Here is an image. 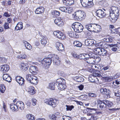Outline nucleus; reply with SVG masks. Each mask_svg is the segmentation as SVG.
Wrapping results in <instances>:
<instances>
[{
	"mask_svg": "<svg viewBox=\"0 0 120 120\" xmlns=\"http://www.w3.org/2000/svg\"><path fill=\"white\" fill-rule=\"evenodd\" d=\"M73 15L75 19L80 21L84 20L86 16L85 13L81 10L76 11Z\"/></svg>",
	"mask_w": 120,
	"mask_h": 120,
	"instance_id": "f257e3e1",
	"label": "nucleus"
},
{
	"mask_svg": "<svg viewBox=\"0 0 120 120\" xmlns=\"http://www.w3.org/2000/svg\"><path fill=\"white\" fill-rule=\"evenodd\" d=\"M65 83V80L62 78H60L57 79L56 80V84L58 89L61 90L65 89L66 87Z\"/></svg>",
	"mask_w": 120,
	"mask_h": 120,
	"instance_id": "f03ea898",
	"label": "nucleus"
},
{
	"mask_svg": "<svg viewBox=\"0 0 120 120\" xmlns=\"http://www.w3.org/2000/svg\"><path fill=\"white\" fill-rule=\"evenodd\" d=\"M94 52L97 54L103 56L109 57L110 55L109 54L107 50L103 48H97L95 49Z\"/></svg>",
	"mask_w": 120,
	"mask_h": 120,
	"instance_id": "7ed1b4c3",
	"label": "nucleus"
},
{
	"mask_svg": "<svg viewBox=\"0 0 120 120\" xmlns=\"http://www.w3.org/2000/svg\"><path fill=\"white\" fill-rule=\"evenodd\" d=\"M72 26L74 31L77 33L82 32L84 28L83 25L81 23L78 22L74 23L72 25Z\"/></svg>",
	"mask_w": 120,
	"mask_h": 120,
	"instance_id": "20e7f679",
	"label": "nucleus"
},
{
	"mask_svg": "<svg viewBox=\"0 0 120 120\" xmlns=\"http://www.w3.org/2000/svg\"><path fill=\"white\" fill-rule=\"evenodd\" d=\"M81 5L84 8H88L91 7L93 3V0H80Z\"/></svg>",
	"mask_w": 120,
	"mask_h": 120,
	"instance_id": "39448f33",
	"label": "nucleus"
},
{
	"mask_svg": "<svg viewBox=\"0 0 120 120\" xmlns=\"http://www.w3.org/2000/svg\"><path fill=\"white\" fill-rule=\"evenodd\" d=\"M119 14L118 13L112 12H109V16L108 17V18L109 20L112 22H115L119 17Z\"/></svg>",
	"mask_w": 120,
	"mask_h": 120,
	"instance_id": "423d86ee",
	"label": "nucleus"
},
{
	"mask_svg": "<svg viewBox=\"0 0 120 120\" xmlns=\"http://www.w3.org/2000/svg\"><path fill=\"white\" fill-rule=\"evenodd\" d=\"M93 76H97L99 77H102L103 78H106L107 75L106 72H104L102 73H100V72L98 71H96L93 73Z\"/></svg>",
	"mask_w": 120,
	"mask_h": 120,
	"instance_id": "0eeeda50",
	"label": "nucleus"
},
{
	"mask_svg": "<svg viewBox=\"0 0 120 120\" xmlns=\"http://www.w3.org/2000/svg\"><path fill=\"white\" fill-rule=\"evenodd\" d=\"M100 91L101 93L106 95L107 98H110L111 96L110 93V90L107 88L104 87L101 88Z\"/></svg>",
	"mask_w": 120,
	"mask_h": 120,
	"instance_id": "6e6552de",
	"label": "nucleus"
},
{
	"mask_svg": "<svg viewBox=\"0 0 120 120\" xmlns=\"http://www.w3.org/2000/svg\"><path fill=\"white\" fill-rule=\"evenodd\" d=\"M97 103L100 108L102 109H104L106 107L105 100L101 101L100 99H99L97 101Z\"/></svg>",
	"mask_w": 120,
	"mask_h": 120,
	"instance_id": "1a4fd4ad",
	"label": "nucleus"
},
{
	"mask_svg": "<svg viewBox=\"0 0 120 120\" xmlns=\"http://www.w3.org/2000/svg\"><path fill=\"white\" fill-rule=\"evenodd\" d=\"M45 102L53 107H55L57 105V104L54 101L52 98L46 99L45 100Z\"/></svg>",
	"mask_w": 120,
	"mask_h": 120,
	"instance_id": "9d476101",
	"label": "nucleus"
},
{
	"mask_svg": "<svg viewBox=\"0 0 120 120\" xmlns=\"http://www.w3.org/2000/svg\"><path fill=\"white\" fill-rule=\"evenodd\" d=\"M53 34L56 37L59 39H63L64 38L65 36L63 34L62 32L59 31H54Z\"/></svg>",
	"mask_w": 120,
	"mask_h": 120,
	"instance_id": "9b49d317",
	"label": "nucleus"
},
{
	"mask_svg": "<svg viewBox=\"0 0 120 120\" xmlns=\"http://www.w3.org/2000/svg\"><path fill=\"white\" fill-rule=\"evenodd\" d=\"M96 15L100 18H104L106 15V13L102 10H98L96 11Z\"/></svg>",
	"mask_w": 120,
	"mask_h": 120,
	"instance_id": "f8f14e48",
	"label": "nucleus"
},
{
	"mask_svg": "<svg viewBox=\"0 0 120 120\" xmlns=\"http://www.w3.org/2000/svg\"><path fill=\"white\" fill-rule=\"evenodd\" d=\"M56 45L57 49L60 52L64 51V47L62 43L57 42L56 43Z\"/></svg>",
	"mask_w": 120,
	"mask_h": 120,
	"instance_id": "ddd939ff",
	"label": "nucleus"
},
{
	"mask_svg": "<svg viewBox=\"0 0 120 120\" xmlns=\"http://www.w3.org/2000/svg\"><path fill=\"white\" fill-rule=\"evenodd\" d=\"M15 79L16 81L21 85H24V84L25 80L22 77L19 76L16 77Z\"/></svg>",
	"mask_w": 120,
	"mask_h": 120,
	"instance_id": "4468645a",
	"label": "nucleus"
},
{
	"mask_svg": "<svg viewBox=\"0 0 120 120\" xmlns=\"http://www.w3.org/2000/svg\"><path fill=\"white\" fill-rule=\"evenodd\" d=\"M30 72L34 75H36L37 74L38 71L37 67L34 66H31L29 68Z\"/></svg>",
	"mask_w": 120,
	"mask_h": 120,
	"instance_id": "2eb2a0df",
	"label": "nucleus"
},
{
	"mask_svg": "<svg viewBox=\"0 0 120 120\" xmlns=\"http://www.w3.org/2000/svg\"><path fill=\"white\" fill-rule=\"evenodd\" d=\"M9 69V65H4L0 66V69L3 72H7Z\"/></svg>",
	"mask_w": 120,
	"mask_h": 120,
	"instance_id": "dca6fc26",
	"label": "nucleus"
},
{
	"mask_svg": "<svg viewBox=\"0 0 120 120\" xmlns=\"http://www.w3.org/2000/svg\"><path fill=\"white\" fill-rule=\"evenodd\" d=\"M94 40L91 39H87L85 40V43L87 46H92L94 44Z\"/></svg>",
	"mask_w": 120,
	"mask_h": 120,
	"instance_id": "f3484780",
	"label": "nucleus"
},
{
	"mask_svg": "<svg viewBox=\"0 0 120 120\" xmlns=\"http://www.w3.org/2000/svg\"><path fill=\"white\" fill-rule=\"evenodd\" d=\"M63 2L64 4L68 6L73 4H74V0H63Z\"/></svg>",
	"mask_w": 120,
	"mask_h": 120,
	"instance_id": "a211bd4d",
	"label": "nucleus"
},
{
	"mask_svg": "<svg viewBox=\"0 0 120 120\" xmlns=\"http://www.w3.org/2000/svg\"><path fill=\"white\" fill-rule=\"evenodd\" d=\"M94 24H89L86 25L85 28L90 31H94Z\"/></svg>",
	"mask_w": 120,
	"mask_h": 120,
	"instance_id": "6ab92c4d",
	"label": "nucleus"
},
{
	"mask_svg": "<svg viewBox=\"0 0 120 120\" xmlns=\"http://www.w3.org/2000/svg\"><path fill=\"white\" fill-rule=\"evenodd\" d=\"M16 104L18 108H19L20 109H23L24 108V105L23 102L21 101H18L17 102Z\"/></svg>",
	"mask_w": 120,
	"mask_h": 120,
	"instance_id": "aec40b11",
	"label": "nucleus"
},
{
	"mask_svg": "<svg viewBox=\"0 0 120 120\" xmlns=\"http://www.w3.org/2000/svg\"><path fill=\"white\" fill-rule=\"evenodd\" d=\"M45 11V9L43 7H40L36 10L35 12L37 14H40L43 13Z\"/></svg>",
	"mask_w": 120,
	"mask_h": 120,
	"instance_id": "412c9836",
	"label": "nucleus"
},
{
	"mask_svg": "<svg viewBox=\"0 0 120 120\" xmlns=\"http://www.w3.org/2000/svg\"><path fill=\"white\" fill-rule=\"evenodd\" d=\"M74 79L78 82H82L84 80V79L82 76H76L74 78Z\"/></svg>",
	"mask_w": 120,
	"mask_h": 120,
	"instance_id": "4be33fe9",
	"label": "nucleus"
},
{
	"mask_svg": "<svg viewBox=\"0 0 120 120\" xmlns=\"http://www.w3.org/2000/svg\"><path fill=\"white\" fill-rule=\"evenodd\" d=\"M110 12H112L114 13L118 14L119 13V10L118 9V8L114 6H112L110 8Z\"/></svg>",
	"mask_w": 120,
	"mask_h": 120,
	"instance_id": "5701e85b",
	"label": "nucleus"
},
{
	"mask_svg": "<svg viewBox=\"0 0 120 120\" xmlns=\"http://www.w3.org/2000/svg\"><path fill=\"white\" fill-rule=\"evenodd\" d=\"M10 107L11 110L13 111H16L18 110V108L16 105L13 103L11 104L10 105Z\"/></svg>",
	"mask_w": 120,
	"mask_h": 120,
	"instance_id": "b1692460",
	"label": "nucleus"
},
{
	"mask_svg": "<svg viewBox=\"0 0 120 120\" xmlns=\"http://www.w3.org/2000/svg\"><path fill=\"white\" fill-rule=\"evenodd\" d=\"M33 77V78H31V82H30L33 84H37L38 82V78L34 75Z\"/></svg>",
	"mask_w": 120,
	"mask_h": 120,
	"instance_id": "393cba45",
	"label": "nucleus"
},
{
	"mask_svg": "<svg viewBox=\"0 0 120 120\" xmlns=\"http://www.w3.org/2000/svg\"><path fill=\"white\" fill-rule=\"evenodd\" d=\"M42 61L45 62L46 63H48V64L46 65V66H47L48 65H49L51 64L52 63V59L50 58L46 57L43 59Z\"/></svg>",
	"mask_w": 120,
	"mask_h": 120,
	"instance_id": "a878e982",
	"label": "nucleus"
},
{
	"mask_svg": "<svg viewBox=\"0 0 120 120\" xmlns=\"http://www.w3.org/2000/svg\"><path fill=\"white\" fill-rule=\"evenodd\" d=\"M23 23L21 22H19L18 23L16 26H15V29L16 30H18L22 29L23 28Z\"/></svg>",
	"mask_w": 120,
	"mask_h": 120,
	"instance_id": "bb28decb",
	"label": "nucleus"
},
{
	"mask_svg": "<svg viewBox=\"0 0 120 120\" xmlns=\"http://www.w3.org/2000/svg\"><path fill=\"white\" fill-rule=\"evenodd\" d=\"M94 31L100 32L101 30V26L98 25L94 24Z\"/></svg>",
	"mask_w": 120,
	"mask_h": 120,
	"instance_id": "cd10ccee",
	"label": "nucleus"
},
{
	"mask_svg": "<svg viewBox=\"0 0 120 120\" xmlns=\"http://www.w3.org/2000/svg\"><path fill=\"white\" fill-rule=\"evenodd\" d=\"M88 54H81L79 55V57L81 58H79V59H84L85 60H86V59L87 60L88 59H89L88 57Z\"/></svg>",
	"mask_w": 120,
	"mask_h": 120,
	"instance_id": "c85d7f7f",
	"label": "nucleus"
},
{
	"mask_svg": "<svg viewBox=\"0 0 120 120\" xmlns=\"http://www.w3.org/2000/svg\"><path fill=\"white\" fill-rule=\"evenodd\" d=\"M27 92L31 95L33 94L34 93V88L32 87H30L28 88L26 90Z\"/></svg>",
	"mask_w": 120,
	"mask_h": 120,
	"instance_id": "c756f323",
	"label": "nucleus"
},
{
	"mask_svg": "<svg viewBox=\"0 0 120 120\" xmlns=\"http://www.w3.org/2000/svg\"><path fill=\"white\" fill-rule=\"evenodd\" d=\"M74 46L75 47H80L82 46V43L79 41H75L73 42Z\"/></svg>",
	"mask_w": 120,
	"mask_h": 120,
	"instance_id": "7c9ffc66",
	"label": "nucleus"
},
{
	"mask_svg": "<svg viewBox=\"0 0 120 120\" xmlns=\"http://www.w3.org/2000/svg\"><path fill=\"white\" fill-rule=\"evenodd\" d=\"M34 75L30 74H27L26 76V79L29 82H31V78H33Z\"/></svg>",
	"mask_w": 120,
	"mask_h": 120,
	"instance_id": "2f4dec72",
	"label": "nucleus"
},
{
	"mask_svg": "<svg viewBox=\"0 0 120 120\" xmlns=\"http://www.w3.org/2000/svg\"><path fill=\"white\" fill-rule=\"evenodd\" d=\"M20 68L22 70H26L28 68L27 65H26L22 63L20 66Z\"/></svg>",
	"mask_w": 120,
	"mask_h": 120,
	"instance_id": "473e14b6",
	"label": "nucleus"
},
{
	"mask_svg": "<svg viewBox=\"0 0 120 120\" xmlns=\"http://www.w3.org/2000/svg\"><path fill=\"white\" fill-rule=\"evenodd\" d=\"M116 78V75H115L114 77H113L112 76L107 77L105 79L108 82H110L113 79H115Z\"/></svg>",
	"mask_w": 120,
	"mask_h": 120,
	"instance_id": "72a5a7b5",
	"label": "nucleus"
},
{
	"mask_svg": "<svg viewBox=\"0 0 120 120\" xmlns=\"http://www.w3.org/2000/svg\"><path fill=\"white\" fill-rule=\"evenodd\" d=\"M26 117L27 119L29 120H35L34 116L31 114H27L26 115Z\"/></svg>",
	"mask_w": 120,
	"mask_h": 120,
	"instance_id": "f704fd0d",
	"label": "nucleus"
},
{
	"mask_svg": "<svg viewBox=\"0 0 120 120\" xmlns=\"http://www.w3.org/2000/svg\"><path fill=\"white\" fill-rule=\"evenodd\" d=\"M113 93L115 96L117 97L118 98H120V91H118L117 90L113 91Z\"/></svg>",
	"mask_w": 120,
	"mask_h": 120,
	"instance_id": "c9c22d12",
	"label": "nucleus"
},
{
	"mask_svg": "<svg viewBox=\"0 0 120 120\" xmlns=\"http://www.w3.org/2000/svg\"><path fill=\"white\" fill-rule=\"evenodd\" d=\"M48 87L51 90H54L55 88L54 83H50L49 84Z\"/></svg>",
	"mask_w": 120,
	"mask_h": 120,
	"instance_id": "e433bc0d",
	"label": "nucleus"
},
{
	"mask_svg": "<svg viewBox=\"0 0 120 120\" xmlns=\"http://www.w3.org/2000/svg\"><path fill=\"white\" fill-rule=\"evenodd\" d=\"M94 77H96L95 76H93V75L90 76V75L89 76V77L88 78L89 81L90 82H95V78Z\"/></svg>",
	"mask_w": 120,
	"mask_h": 120,
	"instance_id": "4c0bfd02",
	"label": "nucleus"
},
{
	"mask_svg": "<svg viewBox=\"0 0 120 120\" xmlns=\"http://www.w3.org/2000/svg\"><path fill=\"white\" fill-rule=\"evenodd\" d=\"M105 102L106 106L110 107L113 105V103L109 101L105 100Z\"/></svg>",
	"mask_w": 120,
	"mask_h": 120,
	"instance_id": "58836bf2",
	"label": "nucleus"
},
{
	"mask_svg": "<svg viewBox=\"0 0 120 120\" xmlns=\"http://www.w3.org/2000/svg\"><path fill=\"white\" fill-rule=\"evenodd\" d=\"M66 106L67 107L66 110L67 111H71L74 108V106L73 105L70 106L66 105Z\"/></svg>",
	"mask_w": 120,
	"mask_h": 120,
	"instance_id": "ea45409f",
	"label": "nucleus"
},
{
	"mask_svg": "<svg viewBox=\"0 0 120 120\" xmlns=\"http://www.w3.org/2000/svg\"><path fill=\"white\" fill-rule=\"evenodd\" d=\"M5 90V86L3 84L0 85V90L1 93H4Z\"/></svg>",
	"mask_w": 120,
	"mask_h": 120,
	"instance_id": "a19ab883",
	"label": "nucleus"
},
{
	"mask_svg": "<svg viewBox=\"0 0 120 120\" xmlns=\"http://www.w3.org/2000/svg\"><path fill=\"white\" fill-rule=\"evenodd\" d=\"M99 3L101 5L104 6H106L107 4L106 1L105 0H102L100 1Z\"/></svg>",
	"mask_w": 120,
	"mask_h": 120,
	"instance_id": "79ce46f5",
	"label": "nucleus"
},
{
	"mask_svg": "<svg viewBox=\"0 0 120 120\" xmlns=\"http://www.w3.org/2000/svg\"><path fill=\"white\" fill-rule=\"evenodd\" d=\"M103 40L107 42H111L112 41V39L110 38H106L104 39Z\"/></svg>",
	"mask_w": 120,
	"mask_h": 120,
	"instance_id": "37998d69",
	"label": "nucleus"
},
{
	"mask_svg": "<svg viewBox=\"0 0 120 120\" xmlns=\"http://www.w3.org/2000/svg\"><path fill=\"white\" fill-rule=\"evenodd\" d=\"M41 43L43 46H45L47 43V41L45 38H43L41 40Z\"/></svg>",
	"mask_w": 120,
	"mask_h": 120,
	"instance_id": "c03bdc74",
	"label": "nucleus"
},
{
	"mask_svg": "<svg viewBox=\"0 0 120 120\" xmlns=\"http://www.w3.org/2000/svg\"><path fill=\"white\" fill-rule=\"evenodd\" d=\"M26 55L24 54L19 55L18 56H17L18 58L20 59H25L26 58Z\"/></svg>",
	"mask_w": 120,
	"mask_h": 120,
	"instance_id": "a18cd8bd",
	"label": "nucleus"
},
{
	"mask_svg": "<svg viewBox=\"0 0 120 120\" xmlns=\"http://www.w3.org/2000/svg\"><path fill=\"white\" fill-rule=\"evenodd\" d=\"M62 119L63 120H71L70 117L66 116H63Z\"/></svg>",
	"mask_w": 120,
	"mask_h": 120,
	"instance_id": "49530a36",
	"label": "nucleus"
},
{
	"mask_svg": "<svg viewBox=\"0 0 120 120\" xmlns=\"http://www.w3.org/2000/svg\"><path fill=\"white\" fill-rule=\"evenodd\" d=\"M60 9L62 11L64 12H67V8L66 7H61L60 8Z\"/></svg>",
	"mask_w": 120,
	"mask_h": 120,
	"instance_id": "de8ad7c7",
	"label": "nucleus"
},
{
	"mask_svg": "<svg viewBox=\"0 0 120 120\" xmlns=\"http://www.w3.org/2000/svg\"><path fill=\"white\" fill-rule=\"evenodd\" d=\"M105 42H101L98 44V46H99V48H102L104 45L105 44Z\"/></svg>",
	"mask_w": 120,
	"mask_h": 120,
	"instance_id": "09e8293b",
	"label": "nucleus"
},
{
	"mask_svg": "<svg viewBox=\"0 0 120 120\" xmlns=\"http://www.w3.org/2000/svg\"><path fill=\"white\" fill-rule=\"evenodd\" d=\"M72 55L75 58L79 59V58H81L80 57H79V55H78L76 53H72Z\"/></svg>",
	"mask_w": 120,
	"mask_h": 120,
	"instance_id": "8fccbe9b",
	"label": "nucleus"
},
{
	"mask_svg": "<svg viewBox=\"0 0 120 120\" xmlns=\"http://www.w3.org/2000/svg\"><path fill=\"white\" fill-rule=\"evenodd\" d=\"M60 19V20L59 22L58 23V25L59 26H61L64 25V23L62 19Z\"/></svg>",
	"mask_w": 120,
	"mask_h": 120,
	"instance_id": "3c124183",
	"label": "nucleus"
},
{
	"mask_svg": "<svg viewBox=\"0 0 120 120\" xmlns=\"http://www.w3.org/2000/svg\"><path fill=\"white\" fill-rule=\"evenodd\" d=\"M68 34L70 37H72L74 36V33L72 31H69L68 32Z\"/></svg>",
	"mask_w": 120,
	"mask_h": 120,
	"instance_id": "603ef678",
	"label": "nucleus"
},
{
	"mask_svg": "<svg viewBox=\"0 0 120 120\" xmlns=\"http://www.w3.org/2000/svg\"><path fill=\"white\" fill-rule=\"evenodd\" d=\"M10 76L8 74H4L3 76V79L4 80H5L8 77Z\"/></svg>",
	"mask_w": 120,
	"mask_h": 120,
	"instance_id": "864d4df0",
	"label": "nucleus"
},
{
	"mask_svg": "<svg viewBox=\"0 0 120 120\" xmlns=\"http://www.w3.org/2000/svg\"><path fill=\"white\" fill-rule=\"evenodd\" d=\"M89 96L90 97L95 98L97 96V95L95 93H90L88 94Z\"/></svg>",
	"mask_w": 120,
	"mask_h": 120,
	"instance_id": "5fc2aeb1",
	"label": "nucleus"
},
{
	"mask_svg": "<svg viewBox=\"0 0 120 120\" xmlns=\"http://www.w3.org/2000/svg\"><path fill=\"white\" fill-rule=\"evenodd\" d=\"M9 24L8 23H5L4 25V29H9V27L8 26Z\"/></svg>",
	"mask_w": 120,
	"mask_h": 120,
	"instance_id": "6e6d98bb",
	"label": "nucleus"
},
{
	"mask_svg": "<svg viewBox=\"0 0 120 120\" xmlns=\"http://www.w3.org/2000/svg\"><path fill=\"white\" fill-rule=\"evenodd\" d=\"M36 100L35 98H33L32 100V105L34 106L36 104Z\"/></svg>",
	"mask_w": 120,
	"mask_h": 120,
	"instance_id": "4d7b16f0",
	"label": "nucleus"
},
{
	"mask_svg": "<svg viewBox=\"0 0 120 120\" xmlns=\"http://www.w3.org/2000/svg\"><path fill=\"white\" fill-rule=\"evenodd\" d=\"M28 46H26V45H25V47L27 49L29 50H30L32 49V47L31 45L28 43L27 44Z\"/></svg>",
	"mask_w": 120,
	"mask_h": 120,
	"instance_id": "13d9d810",
	"label": "nucleus"
},
{
	"mask_svg": "<svg viewBox=\"0 0 120 120\" xmlns=\"http://www.w3.org/2000/svg\"><path fill=\"white\" fill-rule=\"evenodd\" d=\"M56 116L55 115H52L50 119L52 120H56Z\"/></svg>",
	"mask_w": 120,
	"mask_h": 120,
	"instance_id": "bf43d9fd",
	"label": "nucleus"
},
{
	"mask_svg": "<svg viewBox=\"0 0 120 120\" xmlns=\"http://www.w3.org/2000/svg\"><path fill=\"white\" fill-rule=\"evenodd\" d=\"M113 31H111L112 33H118V28L117 29L115 28V29H113Z\"/></svg>",
	"mask_w": 120,
	"mask_h": 120,
	"instance_id": "052dcab7",
	"label": "nucleus"
},
{
	"mask_svg": "<svg viewBox=\"0 0 120 120\" xmlns=\"http://www.w3.org/2000/svg\"><path fill=\"white\" fill-rule=\"evenodd\" d=\"M88 55V57L89 58H90V59L91 58H92L93 59L95 58V57L94 56V54H92L90 53Z\"/></svg>",
	"mask_w": 120,
	"mask_h": 120,
	"instance_id": "680f3d73",
	"label": "nucleus"
},
{
	"mask_svg": "<svg viewBox=\"0 0 120 120\" xmlns=\"http://www.w3.org/2000/svg\"><path fill=\"white\" fill-rule=\"evenodd\" d=\"M60 18L57 19H55L54 20V22L57 25H58V23L59 22L60 20Z\"/></svg>",
	"mask_w": 120,
	"mask_h": 120,
	"instance_id": "e2e57ef3",
	"label": "nucleus"
},
{
	"mask_svg": "<svg viewBox=\"0 0 120 120\" xmlns=\"http://www.w3.org/2000/svg\"><path fill=\"white\" fill-rule=\"evenodd\" d=\"M78 87L80 90H82L84 88L83 86L82 85H81L78 86Z\"/></svg>",
	"mask_w": 120,
	"mask_h": 120,
	"instance_id": "0e129e2a",
	"label": "nucleus"
},
{
	"mask_svg": "<svg viewBox=\"0 0 120 120\" xmlns=\"http://www.w3.org/2000/svg\"><path fill=\"white\" fill-rule=\"evenodd\" d=\"M4 15L6 17H9L10 16V15L8 12H5L4 14Z\"/></svg>",
	"mask_w": 120,
	"mask_h": 120,
	"instance_id": "69168bd1",
	"label": "nucleus"
},
{
	"mask_svg": "<svg viewBox=\"0 0 120 120\" xmlns=\"http://www.w3.org/2000/svg\"><path fill=\"white\" fill-rule=\"evenodd\" d=\"M75 101L77 104L78 105H82L83 104V103L81 101H77L75 100Z\"/></svg>",
	"mask_w": 120,
	"mask_h": 120,
	"instance_id": "338daca9",
	"label": "nucleus"
},
{
	"mask_svg": "<svg viewBox=\"0 0 120 120\" xmlns=\"http://www.w3.org/2000/svg\"><path fill=\"white\" fill-rule=\"evenodd\" d=\"M5 80L8 82H10L11 81V78L10 76L7 78Z\"/></svg>",
	"mask_w": 120,
	"mask_h": 120,
	"instance_id": "774afa93",
	"label": "nucleus"
}]
</instances>
